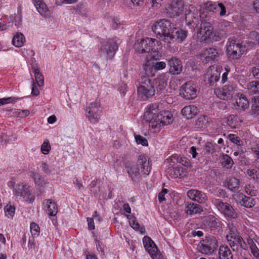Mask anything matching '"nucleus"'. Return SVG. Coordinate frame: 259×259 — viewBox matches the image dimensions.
Segmentation results:
<instances>
[{
  "mask_svg": "<svg viewBox=\"0 0 259 259\" xmlns=\"http://www.w3.org/2000/svg\"><path fill=\"white\" fill-rule=\"evenodd\" d=\"M167 15L170 17L180 16L184 13L186 21L188 26L194 27L196 19L194 12L196 8L193 5H184L181 0H172L165 9Z\"/></svg>",
  "mask_w": 259,
  "mask_h": 259,
  "instance_id": "f257e3e1",
  "label": "nucleus"
},
{
  "mask_svg": "<svg viewBox=\"0 0 259 259\" xmlns=\"http://www.w3.org/2000/svg\"><path fill=\"white\" fill-rule=\"evenodd\" d=\"M8 186L10 188L13 189V194L17 200L29 203L34 201L35 196L32 193V188L28 183L22 182L15 184L14 180H12L8 182Z\"/></svg>",
  "mask_w": 259,
  "mask_h": 259,
  "instance_id": "f03ea898",
  "label": "nucleus"
},
{
  "mask_svg": "<svg viewBox=\"0 0 259 259\" xmlns=\"http://www.w3.org/2000/svg\"><path fill=\"white\" fill-rule=\"evenodd\" d=\"M174 26L169 20L163 19L155 22L151 29L157 38L168 44L175 39Z\"/></svg>",
  "mask_w": 259,
  "mask_h": 259,
  "instance_id": "7ed1b4c3",
  "label": "nucleus"
},
{
  "mask_svg": "<svg viewBox=\"0 0 259 259\" xmlns=\"http://www.w3.org/2000/svg\"><path fill=\"white\" fill-rule=\"evenodd\" d=\"M161 48V43L160 41L149 37L137 40L134 45V49L139 53H149L151 51L157 52Z\"/></svg>",
  "mask_w": 259,
  "mask_h": 259,
  "instance_id": "20e7f679",
  "label": "nucleus"
},
{
  "mask_svg": "<svg viewBox=\"0 0 259 259\" xmlns=\"http://www.w3.org/2000/svg\"><path fill=\"white\" fill-rule=\"evenodd\" d=\"M118 49V45L114 38H107L101 41L99 49L100 57L107 60H111Z\"/></svg>",
  "mask_w": 259,
  "mask_h": 259,
  "instance_id": "39448f33",
  "label": "nucleus"
},
{
  "mask_svg": "<svg viewBox=\"0 0 259 259\" xmlns=\"http://www.w3.org/2000/svg\"><path fill=\"white\" fill-rule=\"evenodd\" d=\"M245 49V46L242 41L233 38L228 39L226 44V52L230 59H239L244 53Z\"/></svg>",
  "mask_w": 259,
  "mask_h": 259,
  "instance_id": "423d86ee",
  "label": "nucleus"
},
{
  "mask_svg": "<svg viewBox=\"0 0 259 259\" xmlns=\"http://www.w3.org/2000/svg\"><path fill=\"white\" fill-rule=\"evenodd\" d=\"M155 92L152 81L147 78L137 88L138 97L142 101H146L152 98L155 95Z\"/></svg>",
  "mask_w": 259,
  "mask_h": 259,
  "instance_id": "0eeeda50",
  "label": "nucleus"
},
{
  "mask_svg": "<svg viewBox=\"0 0 259 259\" xmlns=\"http://www.w3.org/2000/svg\"><path fill=\"white\" fill-rule=\"evenodd\" d=\"M218 246V241L214 237H206L198 244L197 249L202 254L211 255Z\"/></svg>",
  "mask_w": 259,
  "mask_h": 259,
  "instance_id": "6e6552de",
  "label": "nucleus"
},
{
  "mask_svg": "<svg viewBox=\"0 0 259 259\" xmlns=\"http://www.w3.org/2000/svg\"><path fill=\"white\" fill-rule=\"evenodd\" d=\"M211 202L226 218L229 219L237 218V212L229 203L216 198L212 199Z\"/></svg>",
  "mask_w": 259,
  "mask_h": 259,
  "instance_id": "1a4fd4ad",
  "label": "nucleus"
},
{
  "mask_svg": "<svg viewBox=\"0 0 259 259\" xmlns=\"http://www.w3.org/2000/svg\"><path fill=\"white\" fill-rule=\"evenodd\" d=\"M182 97L186 100H192L197 96L196 85L193 81H188L184 83L180 90Z\"/></svg>",
  "mask_w": 259,
  "mask_h": 259,
  "instance_id": "9d476101",
  "label": "nucleus"
},
{
  "mask_svg": "<svg viewBox=\"0 0 259 259\" xmlns=\"http://www.w3.org/2000/svg\"><path fill=\"white\" fill-rule=\"evenodd\" d=\"M137 166L140 168L143 177L147 176L151 170V161L146 154L139 155L137 158Z\"/></svg>",
  "mask_w": 259,
  "mask_h": 259,
  "instance_id": "9b49d317",
  "label": "nucleus"
},
{
  "mask_svg": "<svg viewBox=\"0 0 259 259\" xmlns=\"http://www.w3.org/2000/svg\"><path fill=\"white\" fill-rule=\"evenodd\" d=\"M143 242L146 250L149 253L152 259H165L158 252L156 245L150 237L145 236L143 239Z\"/></svg>",
  "mask_w": 259,
  "mask_h": 259,
  "instance_id": "f8f14e48",
  "label": "nucleus"
},
{
  "mask_svg": "<svg viewBox=\"0 0 259 259\" xmlns=\"http://www.w3.org/2000/svg\"><path fill=\"white\" fill-rule=\"evenodd\" d=\"M232 102L234 108L240 112L244 111L249 107V101L247 97L240 93L235 95Z\"/></svg>",
  "mask_w": 259,
  "mask_h": 259,
  "instance_id": "ddd939ff",
  "label": "nucleus"
},
{
  "mask_svg": "<svg viewBox=\"0 0 259 259\" xmlns=\"http://www.w3.org/2000/svg\"><path fill=\"white\" fill-rule=\"evenodd\" d=\"M168 79V76L166 73H162L158 75L152 82L157 94L164 92L167 85Z\"/></svg>",
  "mask_w": 259,
  "mask_h": 259,
  "instance_id": "4468645a",
  "label": "nucleus"
},
{
  "mask_svg": "<svg viewBox=\"0 0 259 259\" xmlns=\"http://www.w3.org/2000/svg\"><path fill=\"white\" fill-rule=\"evenodd\" d=\"M212 32L213 27L211 24L209 22H202L198 34L202 40L205 41L211 38Z\"/></svg>",
  "mask_w": 259,
  "mask_h": 259,
  "instance_id": "2eb2a0df",
  "label": "nucleus"
},
{
  "mask_svg": "<svg viewBox=\"0 0 259 259\" xmlns=\"http://www.w3.org/2000/svg\"><path fill=\"white\" fill-rule=\"evenodd\" d=\"M246 232L248 233V238L247 241L248 244L249 245L251 253L255 257H258L259 256V249L254 243L253 240L259 244V239L256 237L253 231L251 230H246Z\"/></svg>",
  "mask_w": 259,
  "mask_h": 259,
  "instance_id": "dca6fc26",
  "label": "nucleus"
},
{
  "mask_svg": "<svg viewBox=\"0 0 259 259\" xmlns=\"http://www.w3.org/2000/svg\"><path fill=\"white\" fill-rule=\"evenodd\" d=\"M125 169L130 178L133 181L139 180L143 175L142 174L140 168L132 163H128L125 165Z\"/></svg>",
  "mask_w": 259,
  "mask_h": 259,
  "instance_id": "f3484780",
  "label": "nucleus"
},
{
  "mask_svg": "<svg viewBox=\"0 0 259 259\" xmlns=\"http://www.w3.org/2000/svg\"><path fill=\"white\" fill-rule=\"evenodd\" d=\"M201 60L208 62L210 61L218 60L219 54L217 50L213 48H209L204 50L200 55Z\"/></svg>",
  "mask_w": 259,
  "mask_h": 259,
  "instance_id": "a211bd4d",
  "label": "nucleus"
},
{
  "mask_svg": "<svg viewBox=\"0 0 259 259\" xmlns=\"http://www.w3.org/2000/svg\"><path fill=\"white\" fill-rule=\"evenodd\" d=\"M163 103L159 102L158 103H151L149 104L146 108L144 117L145 118H151L154 116H157L159 114L160 111H162L160 109V106Z\"/></svg>",
  "mask_w": 259,
  "mask_h": 259,
  "instance_id": "6ab92c4d",
  "label": "nucleus"
},
{
  "mask_svg": "<svg viewBox=\"0 0 259 259\" xmlns=\"http://www.w3.org/2000/svg\"><path fill=\"white\" fill-rule=\"evenodd\" d=\"M37 11L44 17H49L51 11L43 0H32Z\"/></svg>",
  "mask_w": 259,
  "mask_h": 259,
  "instance_id": "aec40b11",
  "label": "nucleus"
},
{
  "mask_svg": "<svg viewBox=\"0 0 259 259\" xmlns=\"http://www.w3.org/2000/svg\"><path fill=\"white\" fill-rule=\"evenodd\" d=\"M169 72L173 74H179L182 71L181 61L176 57H172L168 61Z\"/></svg>",
  "mask_w": 259,
  "mask_h": 259,
  "instance_id": "412c9836",
  "label": "nucleus"
},
{
  "mask_svg": "<svg viewBox=\"0 0 259 259\" xmlns=\"http://www.w3.org/2000/svg\"><path fill=\"white\" fill-rule=\"evenodd\" d=\"M187 195L190 199L198 203L204 202L207 199L204 193L195 189L189 190Z\"/></svg>",
  "mask_w": 259,
  "mask_h": 259,
  "instance_id": "4be33fe9",
  "label": "nucleus"
},
{
  "mask_svg": "<svg viewBox=\"0 0 259 259\" xmlns=\"http://www.w3.org/2000/svg\"><path fill=\"white\" fill-rule=\"evenodd\" d=\"M226 238L230 245L239 244L241 246L244 243V241L240 236L237 233L233 230H230L226 235Z\"/></svg>",
  "mask_w": 259,
  "mask_h": 259,
  "instance_id": "5701e85b",
  "label": "nucleus"
},
{
  "mask_svg": "<svg viewBox=\"0 0 259 259\" xmlns=\"http://www.w3.org/2000/svg\"><path fill=\"white\" fill-rule=\"evenodd\" d=\"M198 112V108L194 105L186 106L181 110L182 115L188 119L195 117Z\"/></svg>",
  "mask_w": 259,
  "mask_h": 259,
  "instance_id": "b1692460",
  "label": "nucleus"
},
{
  "mask_svg": "<svg viewBox=\"0 0 259 259\" xmlns=\"http://www.w3.org/2000/svg\"><path fill=\"white\" fill-rule=\"evenodd\" d=\"M220 68H217L215 70L210 69L207 73L208 82L209 85H213L214 83L217 82L220 78Z\"/></svg>",
  "mask_w": 259,
  "mask_h": 259,
  "instance_id": "393cba45",
  "label": "nucleus"
},
{
  "mask_svg": "<svg viewBox=\"0 0 259 259\" xmlns=\"http://www.w3.org/2000/svg\"><path fill=\"white\" fill-rule=\"evenodd\" d=\"M45 210L50 216H55L58 212V207L56 203L50 199L46 200L44 203Z\"/></svg>",
  "mask_w": 259,
  "mask_h": 259,
  "instance_id": "a878e982",
  "label": "nucleus"
},
{
  "mask_svg": "<svg viewBox=\"0 0 259 259\" xmlns=\"http://www.w3.org/2000/svg\"><path fill=\"white\" fill-rule=\"evenodd\" d=\"M219 259H233L230 248L226 245H221L218 251Z\"/></svg>",
  "mask_w": 259,
  "mask_h": 259,
  "instance_id": "bb28decb",
  "label": "nucleus"
},
{
  "mask_svg": "<svg viewBox=\"0 0 259 259\" xmlns=\"http://www.w3.org/2000/svg\"><path fill=\"white\" fill-rule=\"evenodd\" d=\"M185 207L186 213L190 215L200 213L202 211L199 205L192 202H186L185 203Z\"/></svg>",
  "mask_w": 259,
  "mask_h": 259,
  "instance_id": "cd10ccee",
  "label": "nucleus"
},
{
  "mask_svg": "<svg viewBox=\"0 0 259 259\" xmlns=\"http://www.w3.org/2000/svg\"><path fill=\"white\" fill-rule=\"evenodd\" d=\"M239 203L247 208H251L255 205V201L252 198L247 197L243 194H239L238 196Z\"/></svg>",
  "mask_w": 259,
  "mask_h": 259,
  "instance_id": "c85d7f7f",
  "label": "nucleus"
},
{
  "mask_svg": "<svg viewBox=\"0 0 259 259\" xmlns=\"http://www.w3.org/2000/svg\"><path fill=\"white\" fill-rule=\"evenodd\" d=\"M159 115L163 126L172 123L174 118L170 111L162 110V111H160Z\"/></svg>",
  "mask_w": 259,
  "mask_h": 259,
  "instance_id": "c756f323",
  "label": "nucleus"
},
{
  "mask_svg": "<svg viewBox=\"0 0 259 259\" xmlns=\"http://www.w3.org/2000/svg\"><path fill=\"white\" fill-rule=\"evenodd\" d=\"M228 100L233 99L238 90L237 85L234 83H230L224 85Z\"/></svg>",
  "mask_w": 259,
  "mask_h": 259,
  "instance_id": "7c9ffc66",
  "label": "nucleus"
},
{
  "mask_svg": "<svg viewBox=\"0 0 259 259\" xmlns=\"http://www.w3.org/2000/svg\"><path fill=\"white\" fill-rule=\"evenodd\" d=\"M159 117L160 115L158 114L157 116H154L151 118H145V119L148 123L149 127L152 128H160L163 125Z\"/></svg>",
  "mask_w": 259,
  "mask_h": 259,
  "instance_id": "2f4dec72",
  "label": "nucleus"
},
{
  "mask_svg": "<svg viewBox=\"0 0 259 259\" xmlns=\"http://www.w3.org/2000/svg\"><path fill=\"white\" fill-rule=\"evenodd\" d=\"M240 182L235 178H231L225 182V186L231 191L235 192L239 188Z\"/></svg>",
  "mask_w": 259,
  "mask_h": 259,
  "instance_id": "473e14b6",
  "label": "nucleus"
},
{
  "mask_svg": "<svg viewBox=\"0 0 259 259\" xmlns=\"http://www.w3.org/2000/svg\"><path fill=\"white\" fill-rule=\"evenodd\" d=\"M143 69L146 74L148 76L153 77L155 75L154 68V62L150 60H147L143 65Z\"/></svg>",
  "mask_w": 259,
  "mask_h": 259,
  "instance_id": "72a5a7b5",
  "label": "nucleus"
},
{
  "mask_svg": "<svg viewBox=\"0 0 259 259\" xmlns=\"http://www.w3.org/2000/svg\"><path fill=\"white\" fill-rule=\"evenodd\" d=\"M25 42V37L21 32L16 33L12 39V44L16 47L20 48L23 46Z\"/></svg>",
  "mask_w": 259,
  "mask_h": 259,
  "instance_id": "f704fd0d",
  "label": "nucleus"
},
{
  "mask_svg": "<svg viewBox=\"0 0 259 259\" xmlns=\"http://www.w3.org/2000/svg\"><path fill=\"white\" fill-rule=\"evenodd\" d=\"M209 124V118L207 116L202 115L196 120L195 127L197 128H206Z\"/></svg>",
  "mask_w": 259,
  "mask_h": 259,
  "instance_id": "c9c22d12",
  "label": "nucleus"
},
{
  "mask_svg": "<svg viewBox=\"0 0 259 259\" xmlns=\"http://www.w3.org/2000/svg\"><path fill=\"white\" fill-rule=\"evenodd\" d=\"M227 125L231 128H238V125L240 124L241 121L240 118L236 115H230L227 119L225 120Z\"/></svg>",
  "mask_w": 259,
  "mask_h": 259,
  "instance_id": "e433bc0d",
  "label": "nucleus"
},
{
  "mask_svg": "<svg viewBox=\"0 0 259 259\" xmlns=\"http://www.w3.org/2000/svg\"><path fill=\"white\" fill-rule=\"evenodd\" d=\"M35 184V186L39 189L40 190H43L45 188L47 187L49 182L47 180L45 179V178L39 175L38 177H35V179L33 180Z\"/></svg>",
  "mask_w": 259,
  "mask_h": 259,
  "instance_id": "4c0bfd02",
  "label": "nucleus"
},
{
  "mask_svg": "<svg viewBox=\"0 0 259 259\" xmlns=\"http://www.w3.org/2000/svg\"><path fill=\"white\" fill-rule=\"evenodd\" d=\"M247 89L251 94H259V81L254 80L249 82L247 85Z\"/></svg>",
  "mask_w": 259,
  "mask_h": 259,
  "instance_id": "58836bf2",
  "label": "nucleus"
},
{
  "mask_svg": "<svg viewBox=\"0 0 259 259\" xmlns=\"http://www.w3.org/2000/svg\"><path fill=\"white\" fill-rule=\"evenodd\" d=\"M16 139L15 136H13L10 133H2L1 135V142L2 144H6L7 143H11L13 141H15Z\"/></svg>",
  "mask_w": 259,
  "mask_h": 259,
  "instance_id": "ea45409f",
  "label": "nucleus"
},
{
  "mask_svg": "<svg viewBox=\"0 0 259 259\" xmlns=\"http://www.w3.org/2000/svg\"><path fill=\"white\" fill-rule=\"evenodd\" d=\"M4 211L6 217L12 219L15 214V207L11 203L8 204L4 207Z\"/></svg>",
  "mask_w": 259,
  "mask_h": 259,
  "instance_id": "a19ab883",
  "label": "nucleus"
},
{
  "mask_svg": "<svg viewBox=\"0 0 259 259\" xmlns=\"http://www.w3.org/2000/svg\"><path fill=\"white\" fill-rule=\"evenodd\" d=\"M35 76V82L38 87H41L44 85V76L40 73L39 70L38 68H35L33 71Z\"/></svg>",
  "mask_w": 259,
  "mask_h": 259,
  "instance_id": "79ce46f5",
  "label": "nucleus"
},
{
  "mask_svg": "<svg viewBox=\"0 0 259 259\" xmlns=\"http://www.w3.org/2000/svg\"><path fill=\"white\" fill-rule=\"evenodd\" d=\"M233 161L231 157L227 154L223 155L222 164L227 168H230L233 164Z\"/></svg>",
  "mask_w": 259,
  "mask_h": 259,
  "instance_id": "37998d69",
  "label": "nucleus"
},
{
  "mask_svg": "<svg viewBox=\"0 0 259 259\" xmlns=\"http://www.w3.org/2000/svg\"><path fill=\"white\" fill-rule=\"evenodd\" d=\"M248 42L249 44L256 45L259 42V34L256 31H251L248 36Z\"/></svg>",
  "mask_w": 259,
  "mask_h": 259,
  "instance_id": "c03bdc74",
  "label": "nucleus"
},
{
  "mask_svg": "<svg viewBox=\"0 0 259 259\" xmlns=\"http://www.w3.org/2000/svg\"><path fill=\"white\" fill-rule=\"evenodd\" d=\"M86 114L91 122L95 123L98 121L99 116L98 111L87 110Z\"/></svg>",
  "mask_w": 259,
  "mask_h": 259,
  "instance_id": "a18cd8bd",
  "label": "nucleus"
},
{
  "mask_svg": "<svg viewBox=\"0 0 259 259\" xmlns=\"http://www.w3.org/2000/svg\"><path fill=\"white\" fill-rule=\"evenodd\" d=\"M51 149V147L49 141L48 139H45L40 147L41 153L44 155H47L49 153Z\"/></svg>",
  "mask_w": 259,
  "mask_h": 259,
  "instance_id": "49530a36",
  "label": "nucleus"
},
{
  "mask_svg": "<svg viewBox=\"0 0 259 259\" xmlns=\"http://www.w3.org/2000/svg\"><path fill=\"white\" fill-rule=\"evenodd\" d=\"M207 225L211 228H216L219 227L217 219L211 215L207 217L206 219Z\"/></svg>",
  "mask_w": 259,
  "mask_h": 259,
  "instance_id": "de8ad7c7",
  "label": "nucleus"
},
{
  "mask_svg": "<svg viewBox=\"0 0 259 259\" xmlns=\"http://www.w3.org/2000/svg\"><path fill=\"white\" fill-rule=\"evenodd\" d=\"M214 94L220 99L228 100L224 86L222 88H217L214 90Z\"/></svg>",
  "mask_w": 259,
  "mask_h": 259,
  "instance_id": "09e8293b",
  "label": "nucleus"
},
{
  "mask_svg": "<svg viewBox=\"0 0 259 259\" xmlns=\"http://www.w3.org/2000/svg\"><path fill=\"white\" fill-rule=\"evenodd\" d=\"M127 218L128 219L129 224L135 230H139L140 228V225L138 223L136 219L134 217L127 215Z\"/></svg>",
  "mask_w": 259,
  "mask_h": 259,
  "instance_id": "8fccbe9b",
  "label": "nucleus"
},
{
  "mask_svg": "<svg viewBox=\"0 0 259 259\" xmlns=\"http://www.w3.org/2000/svg\"><path fill=\"white\" fill-rule=\"evenodd\" d=\"M30 232L32 235L34 237H37L40 233V228L37 224L35 223H32L30 225Z\"/></svg>",
  "mask_w": 259,
  "mask_h": 259,
  "instance_id": "3c124183",
  "label": "nucleus"
},
{
  "mask_svg": "<svg viewBox=\"0 0 259 259\" xmlns=\"http://www.w3.org/2000/svg\"><path fill=\"white\" fill-rule=\"evenodd\" d=\"M20 98L14 97L0 99V106L4 105L10 103H15Z\"/></svg>",
  "mask_w": 259,
  "mask_h": 259,
  "instance_id": "603ef678",
  "label": "nucleus"
},
{
  "mask_svg": "<svg viewBox=\"0 0 259 259\" xmlns=\"http://www.w3.org/2000/svg\"><path fill=\"white\" fill-rule=\"evenodd\" d=\"M245 191L246 193L250 196H255L257 193V191L255 187L251 185H247L245 187Z\"/></svg>",
  "mask_w": 259,
  "mask_h": 259,
  "instance_id": "864d4df0",
  "label": "nucleus"
},
{
  "mask_svg": "<svg viewBox=\"0 0 259 259\" xmlns=\"http://www.w3.org/2000/svg\"><path fill=\"white\" fill-rule=\"evenodd\" d=\"M135 138L138 144H141L144 146H147L148 145V141L146 138L140 136L135 134Z\"/></svg>",
  "mask_w": 259,
  "mask_h": 259,
  "instance_id": "5fc2aeb1",
  "label": "nucleus"
},
{
  "mask_svg": "<svg viewBox=\"0 0 259 259\" xmlns=\"http://www.w3.org/2000/svg\"><path fill=\"white\" fill-rule=\"evenodd\" d=\"M206 10L209 12H214L217 9L218 4L212 2H208L205 4Z\"/></svg>",
  "mask_w": 259,
  "mask_h": 259,
  "instance_id": "6e6d98bb",
  "label": "nucleus"
},
{
  "mask_svg": "<svg viewBox=\"0 0 259 259\" xmlns=\"http://www.w3.org/2000/svg\"><path fill=\"white\" fill-rule=\"evenodd\" d=\"M14 113L18 117L24 118L28 116L30 114V112L28 110L17 109Z\"/></svg>",
  "mask_w": 259,
  "mask_h": 259,
  "instance_id": "4d7b16f0",
  "label": "nucleus"
},
{
  "mask_svg": "<svg viewBox=\"0 0 259 259\" xmlns=\"http://www.w3.org/2000/svg\"><path fill=\"white\" fill-rule=\"evenodd\" d=\"M177 38L179 39L180 41L184 40L187 36V32L186 31L181 29L179 30L176 32Z\"/></svg>",
  "mask_w": 259,
  "mask_h": 259,
  "instance_id": "13d9d810",
  "label": "nucleus"
},
{
  "mask_svg": "<svg viewBox=\"0 0 259 259\" xmlns=\"http://www.w3.org/2000/svg\"><path fill=\"white\" fill-rule=\"evenodd\" d=\"M166 67V63L163 61L154 62V68L155 73L159 70H162Z\"/></svg>",
  "mask_w": 259,
  "mask_h": 259,
  "instance_id": "bf43d9fd",
  "label": "nucleus"
},
{
  "mask_svg": "<svg viewBox=\"0 0 259 259\" xmlns=\"http://www.w3.org/2000/svg\"><path fill=\"white\" fill-rule=\"evenodd\" d=\"M39 87H38V85L36 83H34V82H33V83L32 84L31 93V94L32 96H37L39 95L40 91H39Z\"/></svg>",
  "mask_w": 259,
  "mask_h": 259,
  "instance_id": "052dcab7",
  "label": "nucleus"
},
{
  "mask_svg": "<svg viewBox=\"0 0 259 259\" xmlns=\"http://www.w3.org/2000/svg\"><path fill=\"white\" fill-rule=\"evenodd\" d=\"M247 174L250 177L251 179L254 181H256L257 178L256 177L257 171L254 168L248 169L247 171Z\"/></svg>",
  "mask_w": 259,
  "mask_h": 259,
  "instance_id": "680f3d73",
  "label": "nucleus"
},
{
  "mask_svg": "<svg viewBox=\"0 0 259 259\" xmlns=\"http://www.w3.org/2000/svg\"><path fill=\"white\" fill-rule=\"evenodd\" d=\"M205 149L206 152L208 153H213L214 152L215 150L214 148V145L210 142H207L205 145Z\"/></svg>",
  "mask_w": 259,
  "mask_h": 259,
  "instance_id": "e2e57ef3",
  "label": "nucleus"
},
{
  "mask_svg": "<svg viewBox=\"0 0 259 259\" xmlns=\"http://www.w3.org/2000/svg\"><path fill=\"white\" fill-rule=\"evenodd\" d=\"M250 72L254 79L259 80V67H252Z\"/></svg>",
  "mask_w": 259,
  "mask_h": 259,
  "instance_id": "0e129e2a",
  "label": "nucleus"
},
{
  "mask_svg": "<svg viewBox=\"0 0 259 259\" xmlns=\"http://www.w3.org/2000/svg\"><path fill=\"white\" fill-rule=\"evenodd\" d=\"M127 89L128 87L127 84L123 83H121L118 88L119 92L123 96L125 95L126 92L127 91Z\"/></svg>",
  "mask_w": 259,
  "mask_h": 259,
  "instance_id": "69168bd1",
  "label": "nucleus"
},
{
  "mask_svg": "<svg viewBox=\"0 0 259 259\" xmlns=\"http://www.w3.org/2000/svg\"><path fill=\"white\" fill-rule=\"evenodd\" d=\"M252 107L254 111H259V96L254 98Z\"/></svg>",
  "mask_w": 259,
  "mask_h": 259,
  "instance_id": "338daca9",
  "label": "nucleus"
},
{
  "mask_svg": "<svg viewBox=\"0 0 259 259\" xmlns=\"http://www.w3.org/2000/svg\"><path fill=\"white\" fill-rule=\"evenodd\" d=\"M100 105L98 102H92L90 104L89 108L87 110H93V111H99Z\"/></svg>",
  "mask_w": 259,
  "mask_h": 259,
  "instance_id": "774afa93",
  "label": "nucleus"
}]
</instances>
